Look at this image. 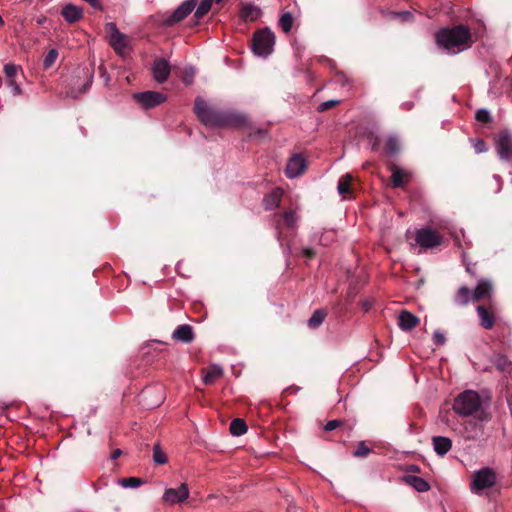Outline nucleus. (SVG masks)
Here are the masks:
<instances>
[{"mask_svg": "<svg viewBox=\"0 0 512 512\" xmlns=\"http://www.w3.org/2000/svg\"><path fill=\"white\" fill-rule=\"evenodd\" d=\"M193 112L203 125L211 128H240L248 123L245 115L234 110L219 109L202 97H196Z\"/></svg>", "mask_w": 512, "mask_h": 512, "instance_id": "nucleus-1", "label": "nucleus"}, {"mask_svg": "<svg viewBox=\"0 0 512 512\" xmlns=\"http://www.w3.org/2000/svg\"><path fill=\"white\" fill-rule=\"evenodd\" d=\"M453 410L464 417L473 416L481 423L492 419L491 413L482 406L479 394L472 390H466L455 398Z\"/></svg>", "mask_w": 512, "mask_h": 512, "instance_id": "nucleus-2", "label": "nucleus"}, {"mask_svg": "<svg viewBox=\"0 0 512 512\" xmlns=\"http://www.w3.org/2000/svg\"><path fill=\"white\" fill-rule=\"evenodd\" d=\"M471 39L470 29L462 24L452 28H442L435 34L436 44L452 53L460 51L461 47L471 46Z\"/></svg>", "mask_w": 512, "mask_h": 512, "instance_id": "nucleus-3", "label": "nucleus"}, {"mask_svg": "<svg viewBox=\"0 0 512 512\" xmlns=\"http://www.w3.org/2000/svg\"><path fill=\"white\" fill-rule=\"evenodd\" d=\"M275 44V34L268 28L258 29L253 33L251 49L258 56H268Z\"/></svg>", "mask_w": 512, "mask_h": 512, "instance_id": "nucleus-4", "label": "nucleus"}, {"mask_svg": "<svg viewBox=\"0 0 512 512\" xmlns=\"http://www.w3.org/2000/svg\"><path fill=\"white\" fill-rule=\"evenodd\" d=\"M497 483V474L494 469L484 467L475 471L470 482V491L481 495L485 489L492 488Z\"/></svg>", "mask_w": 512, "mask_h": 512, "instance_id": "nucleus-5", "label": "nucleus"}, {"mask_svg": "<svg viewBox=\"0 0 512 512\" xmlns=\"http://www.w3.org/2000/svg\"><path fill=\"white\" fill-rule=\"evenodd\" d=\"M197 6L196 0H186L172 13H165L161 17V24L164 27H172L183 21Z\"/></svg>", "mask_w": 512, "mask_h": 512, "instance_id": "nucleus-6", "label": "nucleus"}, {"mask_svg": "<svg viewBox=\"0 0 512 512\" xmlns=\"http://www.w3.org/2000/svg\"><path fill=\"white\" fill-rule=\"evenodd\" d=\"M416 243L422 248L429 249L439 246L442 236L435 230L427 227L416 231Z\"/></svg>", "mask_w": 512, "mask_h": 512, "instance_id": "nucleus-7", "label": "nucleus"}, {"mask_svg": "<svg viewBox=\"0 0 512 512\" xmlns=\"http://www.w3.org/2000/svg\"><path fill=\"white\" fill-rule=\"evenodd\" d=\"M133 97L145 109L156 107L166 101V96L157 91L136 93Z\"/></svg>", "mask_w": 512, "mask_h": 512, "instance_id": "nucleus-8", "label": "nucleus"}, {"mask_svg": "<svg viewBox=\"0 0 512 512\" xmlns=\"http://www.w3.org/2000/svg\"><path fill=\"white\" fill-rule=\"evenodd\" d=\"M496 149L501 159L512 160V134L503 130L496 138Z\"/></svg>", "mask_w": 512, "mask_h": 512, "instance_id": "nucleus-9", "label": "nucleus"}, {"mask_svg": "<svg viewBox=\"0 0 512 512\" xmlns=\"http://www.w3.org/2000/svg\"><path fill=\"white\" fill-rule=\"evenodd\" d=\"M189 497L187 484L182 483L178 488H168L165 490L162 501L168 505L182 503Z\"/></svg>", "mask_w": 512, "mask_h": 512, "instance_id": "nucleus-10", "label": "nucleus"}, {"mask_svg": "<svg viewBox=\"0 0 512 512\" xmlns=\"http://www.w3.org/2000/svg\"><path fill=\"white\" fill-rule=\"evenodd\" d=\"M476 311L480 320L479 325L486 330L492 329L496 322L495 308L492 305L480 304Z\"/></svg>", "mask_w": 512, "mask_h": 512, "instance_id": "nucleus-11", "label": "nucleus"}, {"mask_svg": "<svg viewBox=\"0 0 512 512\" xmlns=\"http://www.w3.org/2000/svg\"><path fill=\"white\" fill-rule=\"evenodd\" d=\"M151 70L154 80L162 84L169 78L171 66L166 59L156 58L153 62Z\"/></svg>", "mask_w": 512, "mask_h": 512, "instance_id": "nucleus-12", "label": "nucleus"}, {"mask_svg": "<svg viewBox=\"0 0 512 512\" xmlns=\"http://www.w3.org/2000/svg\"><path fill=\"white\" fill-rule=\"evenodd\" d=\"M306 168V159L300 154H294L287 163L285 173L287 177L294 178L302 175Z\"/></svg>", "mask_w": 512, "mask_h": 512, "instance_id": "nucleus-13", "label": "nucleus"}, {"mask_svg": "<svg viewBox=\"0 0 512 512\" xmlns=\"http://www.w3.org/2000/svg\"><path fill=\"white\" fill-rule=\"evenodd\" d=\"M493 285L488 279H480L472 291V301L479 302L483 299H490L492 295Z\"/></svg>", "mask_w": 512, "mask_h": 512, "instance_id": "nucleus-14", "label": "nucleus"}, {"mask_svg": "<svg viewBox=\"0 0 512 512\" xmlns=\"http://www.w3.org/2000/svg\"><path fill=\"white\" fill-rule=\"evenodd\" d=\"M296 226V214L292 210L285 211L276 216V229L279 234L283 233V229H294Z\"/></svg>", "mask_w": 512, "mask_h": 512, "instance_id": "nucleus-15", "label": "nucleus"}, {"mask_svg": "<svg viewBox=\"0 0 512 512\" xmlns=\"http://www.w3.org/2000/svg\"><path fill=\"white\" fill-rule=\"evenodd\" d=\"M465 438L468 440H478L484 435L483 423L477 419L469 420L464 425Z\"/></svg>", "mask_w": 512, "mask_h": 512, "instance_id": "nucleus-16", "label": "nucleus"}, {"mask_svg": "<svg viewBox=\"0 0 512 512\" xmlns=\"http://www.w3.org/2000/svg\"><path fill=\"white\" fill-rule=\"evenodd\" d=\"M420 323V319L407 310L400 312L398 316V325L403 331H410L417 327Z\"/></svg>", "mask_w": 512, "mask_h": 512, "instance_id": "nucleus-17", "label": "nucleus"}, {"mask_svg": "<svg viewBox=\"0 0 512 512\" xmlns=\"http://www.w3.org/2000/svg\"><path fill=\"white\" fill-rule=\"evenodd\" d=\"M172 338L176 341L188 344L195 339L192 326L188 324L179 325L173 332Z\"/></svg>", "mask_w": 512, "mask_h": 512, "instance_id": "nucleus-18", "label": "nucleus"}, {"mask_svg": "<svg viewBox=\"0 0 512 512\" xmlns=\"http://www.w3.org/2000/svg\"><path fill=\"white\" fill-rule=\"evenodd\" d=\"M261 16V9L249 3H242L240 17L245 22H254Z\"/></svg>", "mask_w": 512, "mask_h": 512, "instance_id": "nucleus-19", "label": "nucleus"}, {"mask_svg": "<svg viewBox=\"0 0 512 512\" xmlns=\"http://www.w3.org/2000/svg\"><path fill=\"white\" fill-rule=\"evenodd\" d=\"M61 15L68 23H75L83 18V10L73 4H67L62 8Z\"/></svg>", "mask_w": 512, "mask_h": 512, "instance_id": "nucleus-20", "label": "nucleus"}, {"mask_svg": "<svg viewBox=\"0 0 512 512\" xmlns=\"http://www.w3.org/2000/svg\"><path fill=\"white\" fill-rule=\"evenodd\" d=\"M390 171L392 173L391 180H392L393 187H397V188L405 187L406 183L409 180L410 175L394 164H392L390 166Z\"/></svg>", "mask_w": 512, "mask_h": 512, "instance_id": "nucleus-21", "label": "nucleus"}, {"mask_svg": "<svg viewBox=\"0 0 512 512\" xmlns=\"http://www.w3.org/2000/svg\"><path fill=\"white\" fill-rule=\"evenodd\" d=\"M472 301V291L465 285L459 287L453 295V303L458 307H465Z\"/></svg>", "mask_w": 512, "mask_h": 512, "instance_id": "nucleus-22", "label": "nucleus"}, {"mask_svg": "<svg viewBox=\"0 0 512 512\" xmlns=\"http://www.w3.org/2000/svg\"><path fill=\"white\" fill-rule=\"evenodd\" d=\"M432 443L435 452L440 456L447 454L452 447L451 439L444 436H434L432 438Z\"/></svg>", "mask_w": 512, "mask_h": 512, "instance_id": "nucleus-23", "label": "nucleus"}, {"mask_svg": "<svg viewBox=\"0 0 512 512\" xmlns=\"http://www.w3.org/2000/svg\"><path fill=\"white\" fill-rule=\"evenodd\" d=\"M403 480L406 484L412 486L418 492H426L430 490L429 483L419 476L405 475Z\"/></svg>", "mask_w": 512, "mask_h": 512, "instance_id": "nucleus-24", "label": "nucleus"}, {"mask_svg": "<svg viewBox=\"0 0 512 512\" xmlns=\"http://www.w3.org/2000/svg\"><path fill=\"white\" fill-rule=\"evenodd\" d=\"M283 196V190L281 188H274L264 198V205L266 210H272L279 206L281 198Z\"/></svg>", "mask_w": 512, "mask_h": 512, "instance_id": "nucleus-25", "label": "nucleus"}, {"mask_svg": "<svg viewBox=\"0 0 512 512\" xmlns=\"http://www.w3.org/2000/svg\"><path fill=\"white\" fill-rule=\"evenodd\" d=\"M222 2L223 0H202L193 15V18L196 19V24L200 19L208 14V12L212 9L213 4L220 5Z\"/></svg>", "mask_w": 512, "mask_h": 512, "instance_id": "nucleus-26", "label": "nucleus"}, {"mask_svg": "<svg viewBox=\"0 0 512 512\" xmlns=\"http://www.w3.org/2000/svg\"><path fill=\"white\" fill-rule=\"evenodd\" d=\"M352 181L353 177L351 174H345L340 177L338 181V192L340 195H342L344 198H346L348 195L352 193Z\"/></svg>", "mask_w": 512, "mask_h": 512, "instance_id": "nucleus-27", "label": "nucleus"}, {"mask_svg": "<svg viewBox=\"0 0 512 512\" xmlns=\"http://www.w3.org/2000/svg\"><path fill=\"white\" fill-rule=\"evenodd\" d=\"M223 374V370L221 367L217 365H211L205 370V374L203 376V382L206 385H212L215 383L217 379H219Z\"/></svg>", "mask_w": 512, "mask_h": 512, "instance_id": "nucleus-28", "label": "nucleus"}, {"mask_svg": "<svg viewBox=\"0 0 512 512\" xmlns=\"http://www.w3.org/2000/svg\"><path fill=\"white\" fill-rule=\"evenodd\" d=\"M230 433L233 436H241L247 432L248 426L241 418H235L230 423Z\"/></svg>", "mask_w": 512, "mask_h": 512, "instance_id": "nucleus-29", "label": "nucleus"}, {"mask_svg": "<svg viewBox=\"0 0 512 512\" xmlns=\"http://www.w3.org/2000/svg\"><path fill=\"white\" fill-rule=\"evenodd\" d=\"M327 311L325 309H317L308 320V326L312 329L318 328L325 320Z\"/></svg>", "mask_w": 512, "mask_h": 512, "instance_id": "nucleus-30", "label": "nucleus"}, {"mask_svg": "<svg viewBox=\"0 0 512 512\" xmlns=\"http://www.w3.org/2000/svg\"><path fill=\"white\" fill-rule=\"evenodd\" d=\"M385 153L388 156L396 155L400 151V144L396 137L390 136L385 143Z\"/></svg>", "mask_w": 512, "mask_h": 512, "instance_id": "nucleus-31", "label": "nucleus"}, {"mask_svg": "<svg viewBox=\"0 0 512 512\" xmlns=\"http://www.w3.org/2000/svg\"><path fill=\"white\" fill-rule=\"evenodd\" d=\"M294 18L290 12H285L279 19V27L284 33H289L292 29Z\"/></svg>", "mask_w": 512, "mask_h": 512, "instance_id": "nucleus-32", "label": "nucleus"}, {"mask_svg": "<svg viewBox=\"0 0 512 512\" xmlns=\"http://www.w3.org/2000/svg\"><path fill=\"white\" fill-rule=\"evenodd\" d=\"M85 74L87 76V81L85 82V84L82 85V87L80 88V90L77 93L74 92V90L67 92V94L69 96H71L73 98H77L80 95L86 93V91L91 87L92 82H93V72L87 71Z\"/></svg>", "mask_w": 512, "mask_h": 512, "instance_id": "nucleus-33", "label": "nucleus"}, {"mask_svg": "<svg viewBox=\"0 0 512 512\" xmlns=\"http://www.w3.org/2000/svg\"><path fill=\"white\" fill-rule=\"evenodd\" d=\"M119 483L121 486L125 488H137L145 483V481L142 478L138 477H128V478H122L119 480Z\"/></svg>", "mask_w": 512, "mask_h": 512, "instance_id": "nucleus-34", "label": "nucleus"}, {"mask_svg": "<svg viewBox=\"0 0 512 512\" xmlns=\"http://www.w3.org/2000/svg\"><path fill=\"white\" fill-rule=\"evenodd\" d=\"M110 44L117 53H121L122 50L126 47L125 35L120 33V37H110Z\"/></svg>", "mask_w": 512, "mask_h": 512, "instance_id": "nucleus-35", "label": "nucleus"}, {"mask_svg": "<svg viewBox=\"0 0 512 512\" xmlns=\"http://www.w3.org/2000/svg\"><path fill=\"white\" fill-rule=\"evenodd\" d=\"M58 58V51L56 49H50L43 59L44 70L50 69Z\"/></svg>", "mask_w": 512, "mask_h": 512, "instance_id": "nucleus-36", "label": "nucleus"}, {"mask_svg": "<svg viewBox=\"0 0 512 512\" xmlns=\"http://www.w3.org/2000/svg\"><path fill=\"white\" fill-rule=\"evenodd\" d=\"M153 461L159 465H163V464L167 463V456L162 451L159 444H155L153 447Z\"/></svg>", "mask_w": 512, "mask_h": 512, "instance_id": "nucleus-37", "label": "nucleus"}, {"mask_svg": "<svg viewBox=\"0 0 512 512\" xmlns=\"http://www.w3.org/2000/svg\"><path fill=\"white\" fill-rule=\"evenodd\" d=\"M372 450L366 445L364 441L358 443L357 448L353 451V456L357 458L367 457Z\"/></svg>", "mask_w": 512, "mask_h": 512, "instance_id": "nucleus-38", "label": "nucleus"}, {"mask_svg": "<svg viewBox=\"0 0 512 512\" xmlns=\"http://www.w3.org/2000/svg\"><path fill=\"white\" fill-rule=\"evenodd\" d=\"M18 72V67L14 64H6L4 66V73L7 77L9 84H15V77Z\"/></svg>", "mask_w": 512, "mask_h": 512, "instance_id": "nucleus-39", "label": "nucleus"}, {"mask_svg": "<svg viewBox=\"0 0 512 512\" xmlns=\"http://www.w3.org/2000/svg\"><path fill=\"white\" fill-rule=\"evenodd\" d=\"M475 118L478 122L489 124L492 122V117L487 109H479L476 111Z\"/></svg>", "mask_w": 512, "mask_h": 512, "instance_id": "nucleus-40", "label": "nucleus"}, {"mask_svg": "<svg viewBox=\"0 0 512 512\" xmlns=\"http://www.w3.org/2000/svg\"><path fill=\"white\" fill-rule=\"evenodd\" d=\"M389 15L391 18H399L402 22H411L414 20V15L410 11H392L389 13Z\"/></svg>", "mask_w": 512, "mask_h": 512, "instance_id": "nucleus-41", "label": "nucleus"}, {"mask_svg": "<svg viewBox=\"0 0 512 512\" xmlns=\"http://www.w3.org/2000/svg\"><path fill=\"white\" fill-rule=\"evenodd\" d=\"M340 103L339 100H328V101H325L323 103H321L318 108H317V111L318 112H325L329 109H332L334 108L336 105H338Z\"/></svg>", "mask_w": 512, "mask_h": 512, "instance_id": "nucleus-42", "label": "nucleus"}, {"mask_svg": "<svg viewBox=\"0 0 512 512\" xmlns=\"http://www.w3.org/2000/svg\"><path fill=\"white\" fill-rule=\"evenodd\" d=\"M105 30L107 33H109V36H116L120 37V31L118 30L116 24L114 22H109L105 25Z\"/></svg>", "mask_w": 512, "mask_h": 512, "instance_id": "nucleus-43", "label": "nucleus"}, {"mask_svg": "<svg viewBox=\"0 0 512 512\" xmlns=\"http://www.w3.org/2000/svg\"><path fill=\"white\" fill-rule=\"evenodd\" d=\"M344 425V422L342 420H330L326 423L324 430L325 431H333L336 428L342 427Z\"/></svg>", "mask_w": 512, "mask_h": 512, "instance_id": "nucleus-44", "label": "nucleus"}, {"mask_svg": "<svg viewBox=\"0 0 512 512\" xmlns=\"http://www.w3.org/2000/svg\"><path fill=\"white\" fill-rule=\"evenodd\" d=\"M474 149L476 153H483L487 151V144L484 140L479 139L474 144Z\"/></svg>", "mask_w": 512, "mask_h": 512, "instance_id": "nucleus-45", "label": "nucleus"}, {"mask_svg": "<svg viewBox=\"0 0 512 512\" xmlns=\"http://www.w3.org/2000/svg\"><path fill=\"white\" fill-rule=\"evenodd\" d=\"M445 337L443 334H441L440 332L436 331L433 335V341H434V344H436L437 346H441L445 343Z\"/></svg>", "mask_w": 512, "mask_h": 512, "instance_id": "nucleus-46", "label": "nucleus"}, {"mask_svg": "<svg viewBox=\"0 0 512 512\" xmlns=\"http://www.w3.org/2000/svg\"><path fill=\"white\" fill-rule=\"evenodd\" d=\"M374 305V299L372 298H367V299H364L362 302H361V308L365 311V312H368L372 306Z\"/></svg>", "mask_w": 512, "mask_h": 512, "instance_id": "nucleus-47", "label": "nucleus"}, {"mask_svg": "<svg viewBox=\"0 0 512 512\" xmlns=\"http://www.w3.org/2000/svg\"><path fill=\"white\" fill-rule=\"evenodd\" d=\"M303 255L308 259H312L316 255V251L313 248H305Z\"/></svg>", "mask_w": 512, "mask_h": 512, "instance_id": "nucleus-48", "label": "nucleus"}, {"mask_svg": "<svg viewBox=\"0 0 512 512\" xmlns=\"http://www.w3.org/2000/svg\"><path fill=\"white\" fill-rule=\"evenodd\" d=\"M122 454V451L120 449H115L112 454H111V459L112 460H116L117 458H119Z\"/></svg>", "mask_w": 512, "mask_h": 512, "instance_id": "nucleus-49", "label": "nucleus"}, {"mask_svg": "<svg viewBox=\"0 0 512 512\" xmlns=\"http://www.w3.org/2000/svg\"><path fill=\"white\" fill-rule=\"evenodd\" d=\"M407 471L408 472H413V473H419L420 472V468L417 465H410V466H408Z\"/></svg>", "mask_w": 512, "mask_h": 512, "instance_id": "nucleus-50", "label": "nucleus"}, {"mask_svg": "<svg viewBox=\"0 0 512 512\" xmlns=\"http://www.w3.org/2000/svg\"><path fill=\"white\" fill-rule=\"evenodd\" d=\"M380 145V141H379V138L378 137H375L373 143H372V150L375 151L378 149Z\"/></svg>", "mask_w": 512, "mask_h": 512, "instance_id": "nucleus-51", "label": "nucleus"}, {"mask_svg": "<svg viewBox=\"0 0 512 512\" xmlns=\"http://www.w3.org/2000/svg\"><path fill=\"white\" fill-rule=\"evenodd\" d=\"M412 107H413V103L412 102H405V103L402 104V108L404 110H407V111L411 110Z\"/></svg>", "mask_w": 512, "mask_h": 512, "instance_id": "nucleus-52", "label": "nucleus"}, {"mask_svg": "<svg viewBox=\"0 0 512 512\" xmlns=\"http://www.w3.org/2000/svg\"><path fill=\"white\" fill-rule=\"evenodd\" d=\"M266 133H267V132H266L265 130H263V129H258V130L256 131L255 135H258L259 137H264V136H266Z\"/></svg>", "mask_w": 512, "mask_h": 512, "instance_id": "nucleus-53", "label": "nucleus"}, {"mask_svg": "<svg viewBox=\"0 0 512 512\" xmlns=\"http://www.w3.org/2000/svg\"><path fill=\"white\" fill-rule=\"evenodd\" d=\"M9 85L14 87L15 93L19 94L21 92L20 87L17 85L16 82H15V84H9Z\"/></svg>", "mask_w": 512, "mask_h": 512, "instance_id": "nucleus-54", "label": "nucleus"}]
</instances>
